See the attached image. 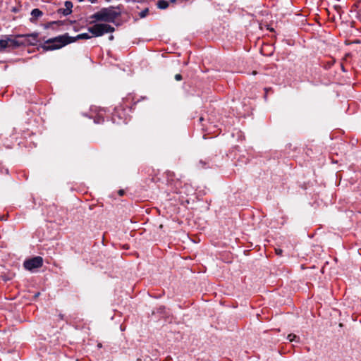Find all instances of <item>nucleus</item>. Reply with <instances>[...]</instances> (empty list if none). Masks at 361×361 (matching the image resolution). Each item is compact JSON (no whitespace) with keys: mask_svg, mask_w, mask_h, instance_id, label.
<instances>
[{"mask_svg":"<svg viewBox=\"0 0 361 361\" xmlns=\"http://www.w3.org/2000/svg\"><path fill=\"white\" fill-rule=\"evenodd\" d=\"M118 16V13L115 11L113 8H104L92 15L90 19L92 20L91 23L96 21L113 23Z\"/></svg>","mask_w":361,"mask_h":361,"instance_id":"7ed1b4c3","label":"nucleus"},{"mask_svg":"<svg viewBox=\"0 0 361 361\" xmlns=\"http://www.w3.org/2000/svg\"><path fill=\"white\" fill-rule=\"evenodd\" d=\"M88 31L92 34V37H100L106 33H111L115 29L110 25L104 23H97L93 26L88 27Z\"/></svg>","mask_w":361,"mask_h":361,"instance_id":"20e7f679","label":"nucleus"},{"mask_svg":"<svg viewBox=\"0 0 361 361\" xmlns=\"http://www.w3.org/2000/svg\"><path fill=\"white\" fill-rule=\"evenodd\" d=\"M71 42H73V40H71V37L68 34H64L46 40L42 48L44 51H52L59 49Z\"/></svg>","mask_w":361,"mask_h":361,"instance_id":"f03ea898","label":"nucleus"},{"mask_svg":"<svg viewBox=\"0 0 361 361\" xmlns=\"http://www.w3.org/2000/svg\"><path fill=\"white\" fill-rule=\"evenodd\" d=\"M83 0H79V1H82Z\"/></svg>","mask_w":361,"mask_h":361,"instance_id":"f3484780","label":"nucleus"},{"mask_svg":"<svg viewBox=\"0 0 361 361\" xmlns=\"http://www.w3.org/2000/svg\"><path fill=\"white\" fill-rule=\"evenodd\" d=\"M38 37V34L35 32L30 35H19L16 37H5L4 39H0V47L2 49L6 48H16L21 45L25 44V38L32 37L36 39Z\"/></svg>","mask_w":361,"mask_h":361,"instance_id":"f257e3e1","label":"nucleus"},{"mask_svg":"<svg viewBox=\"0 0 361 361\" xmlns=\"http://www.w3.org/2000/svg\"><path fill=\"white\" fill-rule=\"evenodd\" d=\"M297 338V336L295 335V334H289L288 336H287V338L289 341L292 342L293 341L295 340V338Z\"/></svg>","mask_w":361,"mask_h":361,"instance_id":"9d476101","label":"nucleus"},{"mask_svg":"<svg viewBox=\"0 0 361 361\" xmlns=\"http://www.w3.org/2000/svg\"><path fill=\"white\" fill-rule=\"evenodd\" d=\"M109 39L110 40H112V39H114V36H113V35L109 36Z\"/></svg>","mask_w":361,"mask_h":361,"instance_id":"4468645a","label":"nucleus"},{"mask_svg":"<svg viewBox=\"0 0 361 361\" xmlns=\"http://www.w3.org/2000/svg\"><path fill=\"white\" fill-rule=\"evenodd\" d=\"M43 13L39 8H35L31 11L32 18H30L31 22H34L38 18L42 16Z\"/></svg>","mask_w":361,"mask_h":361,"instance_id":"0eeeda50","label":"nucleus"},{"mask_svg":"<svg viewBox=\"0 0 361 361\" xmlns=\"http://www.w3.org/2000/svg\"><path fill=\"white\" fill-rule=\"evenodd\" d=\"M119 193H120V195H123V192L122 190H121V191L119 192Z\"/></svg>","mask_w":361,"mask_h":361,"instance_id":"2eb2a0df","label":"nucleus"},{"mask_svg":"<svg viewBox=\"0 0 361 361\" xmlns=\"http://www.w3.org/2000/svg\"><path fill=\"white\" fill-rule=\"evenodd\" d=\"M148 13V9H146L145 11H142L141 13H140V16L142 18H144L147 16V13Z\"/></svg>","mask_w":361,"mask_h":361,"instance_id":"9b49d317","label":"nucleus"},{"mask_svg":"<svg viewBox=\"0 0 361 361\" xmlns=\"http://www.w3.org/2000/svg\"><path fill=\"white\" fill-rule=\"evenodd\" d=\"M91 37H92V36H90L88 33H82V34L78 35L75 37H71V40H73V42H74L78 39H87Z\"/></svg>","mask_w":361,"mask_h":361,"instance_id":"6e6552de","label":"nucleus"},{"mask_svg":"<svg viewBox=\"0 0 361 361\" xmlns=\"http://www.w3.org/2000/svg\"><path fill=\"white\" fill-rule=\"evenodd\" d=\"M43 260L41 257H35L32 259L25 260L23 266L25 269L32 271L34 269L39 268L42 266Z\"/></svg>","mask_w":361,"mask_h":361,"instance_id":"39448f33","label":"nucleus"},{"mask_svg":"<svg viewBox=\"0 0 361 361\" xmlns=\"http://www.w3.org/2000/svg\"><path fill=\"white\" fill-rule=\"evenodd\" d=\"M64 8H59V12L62 13L63 16L71 14L72 12L73 3L71 1H66L64 4Z\"/></svg>","mask_w":361,"mask_h":361,"instance_id":"423d86ee","label":"nucleus"},{"mask_svg":"<svg viewBox=\"0 0 361 361\" xmlns=\"http://www.w3.org/2000/svg\"><path fill=\"white\" fill-rule=\"evenodd\" d=\"M175 79H176V80H178V81L181 80V79H182V76H181V75H180V74H176V75H175Z\"/></svg>","mask_w":361,"mask_h":361,"instance_id":"f8f14e48","label":"nucleus"},{"mask_svg":"<svg viewBox=\"0 0 361 361\" xmlns=\"http://www.w3.org/2000/svg\"><path fill=\"white\" fill-rule=\"evenodd\" d=\"M275 252L276 253V255H282V250L281 249H276L275 250Z\"/></svg>","mask_w":361,"mask_h":361,"instance_id":"ddd939ff","label":"nucleus"},{"mask_svg":"<svg viewBox=\"0 0 361 361\" xmlns=\"http://www.w3.org/2000/svg\"><path fill=\"white\" fill-rule=\"evenodd\" d=\"M171 1L172 2H174V1H176V0H171Z\"/></svg>","mask_w":361,"mask_h":361,"instance_id":"dca6fc26","label":"nucleus"},{"mask_svg":"<svg viewBox=\"0 0 361 361\" xmlns=\"http://www.w3.org/2000/svg\"><path fill=\"white\" fill-rule=\"evenodd\" d=\"M169 6V2L165 0H159L157 2V7L160 9H166Z\"/></svg>","mask_w":361,"mask_h":361,"instance_id":"1a4fd4ad","label":"nucleus"}]
</instances>
